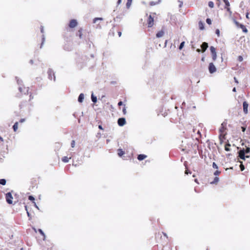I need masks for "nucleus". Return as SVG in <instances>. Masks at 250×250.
I'll list each match as a JSON object with an SVG mask.
<instances>
[{
    "instance_id": "obj_1",
    "label": "nucleus",
    "mask_w": 250,
    "mask_h": 250,
    "mask_svg": "<svg viewBox=\"0 0 250 250\" xmlns=\"http://www.w3.org/2000/svg\"><path fill=\"white\" fill-rule=\"evenodd\" d=\"M162 233L164 236H161L160 241L158 242L159 244L163 246L162 250H171V245L167 234L165 232Z\"/></svg>"
},
{
    "instance_id": "obj_2",
    "label": "nucleus",
    "mask_w": 250,
    "mask_h": 250,
    "mask_svg": "<svg viewBox=\"0 0 250 250\" xmlns=\"http://www.w3.org/2000/svg\"><path fill=\"white\" fill-rule=\"evenodd\" d=\"M226 126L227 123L223 122V123H222L221 126L219 130V138L221 144H222L224 141L226 139V136L227 134Z\"/></svg>"
},
{
    "instance_id": "obj_3",
    "label": "nucleus",
    "mask_w": 250,
    "mask_h": 250,
    "mask_svg": "<svg viewBox=\"0 0 250 250\" xmlns=\"http://www.w3.org/2000/svg\"><path fill=\"white\" fill-rule=\"evenodd\" d=\"M250 152V148L247 147L245 150L242 149L239 151V157L240 159L245 160V154L248 153Z\"/></svg>"
},
{
    "instance_id": "obj_4",
    "label": "nucleus",
    "mask_w": 250,
    "mask_h": 250,
    "mask_svg": "<svg viewBox=\"0 0 250 250\" xmlns=\"http://www.w3.org/2000/svg\"><path fill=\"white\" fill-rule=\"evenodd\" d=\"M114 32H116L118 33L119 37H120L122 35V32L116 26H113L110 30L109 35L111 36H114Z\"/></svg>"
},
{
    "instance_id": "obj_5",
    "label": "nucleus",
    "mask_w": 250,
    "mask_h": 250,
    "mask_svg": "<svg viewBox=\"0 0 250 250\" xmlns=\"http://www.w3.org/2000/svg\"><path fill=\"white\" fill-rule=\"evenodd\" d=\"M86 34V31L82 28H80L76 33V36L80 39H83Z\"/></svg>"
},
{
    "instance_id": "obj_6",
    "label": "nucleus",
    "mask_w": 250,
    "mask_h": 250,
    "mask_svg": "<svg viewBox=\"0 0 250 250\" xmlns=\"http://www.w3.org/2000/svg\"><path fill=\"white\" fill-rule=\"evenodd\" d=\"M78 24L77 21L75 19L71 20L68 23V27L70 28H74Z\"/></svg>"
},
{
    "instance_id": "obj_7",
    "label": "nucleus",
    "mask_w": 250,
    "mask_h": 250,
    "mask_svg": "<svg viewBox=\"0 0 250 250\" xmlns=\"http://www.w3.org/2000/svg\"><path fill=\"white\" fill-rule=\"evenodd\" d=\"M5 199H6V201L8 204H12L13 196L10 192H8L5 194Z\"/></svg>"
},
{
    "instance_id": "obj_8",
    "label": "nucleus",
    "mask_w": 250,
    "mask_h": 250,
    "mask_svg": "<svg viewBox=\"0 0 250 250\" xmlns=\"http://www.w3.org/2000/svg\"><path fill=\"white\" fill-rule=\"evenodd\" d=\"M147 24L148 27H151L154 25V18L150 15L147 18Z\"/></svg>"
},
{
    "instance_id": "obj_9",
    "label": "nucleus",
    "mask_w": 250,
    "mask_h": 250,
    "mask_svg": "<svg viewBox=\"0 0 250 250\" xmlns=\"http://www.w3.org/2000/svg\"><path fill=\"white\" fill-rule=\"evenodd\" d=\"M210 50L212 60L213 61H215L216 59V58H217L216 49L213 46H211L210 47Z\"/></svg>"
},
{
    "instance_id": "obj_10",
    "label": "nucleus",
    "mask_w": 250,
    "mask_h": 250,
    "mask_svg": "<svg viewBox=\"0 0 250 250\" xmlns=\"http://www.w3.org/2000/svg\"><path fill=\"white\" fill-rule=\"evenodd\" d=\"M208 69L210 73H213L216 71V68L212 62L209 63Z\"/></svg>"
},
{
    "instance_id": "obj_11",
    "label": "nucleus",
    "mask_w": 250,
    "mask_h": 250,
    "mask_svg": "<svg viewBox=\"0 0 250 250\" xmlns=\"http://www.w3.org/2000/svg\"><path fill=\"white\" fill-rule=\"evenodd\" d=\"M126 124L125 118H121L118 120V124L119 126H122Z\"/></svg>"
},
{
    "instance_id": "obj_12",
    "label": "nucleus",
    "mask_w": 250,
    "mask_h": 250,
    "mask_svg": "<svg viewBox=\"0 0 250 250\" xmlns=\"http://www.w3.org/2000/svg\"><path fill=\"white\" fill-rule=\"evenodd\" d=\"M248 106H249L248 103L246 101L244 102L243 103V111L245 113V114H247L248 112Z\"/></svg>"
},
{
    "instance_id": "obj_13",
    "label": "nucleus",
    "mask_w": 250,
    "mask_h": 250,
    "mask_svg": "<svg viewBox=\"0 0 250 250\" xmlns=\"http://www.w3.org/2000/svg\"><path fill=\"white\" fill-rule=\"evenodd\" d=\"M225 4V8L227 9V11L229 13H231L230 9L229 8L230 4L228 0H223Z\"/></svg>"
},
{
    "instance_id": "obj_14",
    "label": "nucleus",
    "mask_w": 250,
    "mask_h": 250,
    "mask_svg": "<svg viewBox=\"0 0 250 250\" xmlns=\"http://www.w3.org/2000/svg\"><path fill=\"white\" fill-rule=\"evenodd\" d=\"M147 157V156L145 154H139L138 155L137 159L139 161H142L146 159Z\"/></svg>"
},
{
    "instance_id": "obj_15",
    "label": "nucleus",
    "mask_w": 250,
    "mask_h": 250,
    "mask_svg": "<svg viewBox=\"0 0 250 250\" xmlns=\"http://www.w3.org/2000/svg\"><path fill=\"white\" fill-rule=\"evenodd\" d=\"M238 27L240 28L241 29H242V31L245 32V33H247L248 32V29H247V28L246 27V26L242 24H240V25L238 26Z\"/></svg>"
},
{
    "instance_id": "obj_16",
    "label": "nucleus",
    "mask_w": 250,
    "mask_h": 250,
    "mask_svg": "<svg viewBox=\"0 0 250 250\" xmlns=\"http://www.w3.org/2000/svg\"><path fill=\"white\" fill-rule=\"evenodd\" d=\"M219 181V178L218 177H215L214 178L213 181L210 182V184L216 185L218 183Z\"/></svg>"
},
{
    "instance_id": "obj_17",
    "label": "nucleus",
    "mask_w": 250,
    "mask_h": 250,
    "mask_svg": "<svg viewBox=\"0 0 250 250\" xmlns=\"http://www.w3.org/2000/svg\"><path fill=\"white\" fill-rule=\"evenodd\" d=\"M71 158V156L69 157H68L67 156H64L62 158V161L63 162V163H67L68 162L69 159H70Z\"/></svg>"
},
{
    "instance_id": "obj_18",
    "label": "nucleus",
    "mask_w": 250,
    "mask_h": 250,
    "mask_svg": "<svg viewBox=\"0 0 250 250\" xmlns=\"http://www.w3.org/2000/svg\"><path fill=\"white\" fill-rule=\"evenodd\" d=\"M27 104L26 101H21V104L19 105L20 108L21 109L23 107L25 106Z\"/></svg>"
},
{
    "instance_id": "obj_19",
    "label": "nucleus",
    "mask_w": 250,
    "mask_h": 250,
    "mask_svg": "<svg viewBox=\"0 0 250 250\" xmlns=\"http://www.w3.org/2000/svg\"><path fill=\"white\" fill-rule=\"evenodd\" d=\"M84 99V95L83 93H81L80 94L79 97H78V101L80 103H82Z\"/></svg>"
},
{
    "instance_id": "obj_20",
    "label": "nucleus",
    "mask_w": 250,
    "mask_h": 250,
    "mask_svg": "<svg viewBox=\"0 0 250 250\" xmlns=\"http://www.w3.org/2000/svg\"><path fill=\"white\" fill-rule=\"evenodd\" d=\"M164 32L163 30H161V31H159L156 34V37L157 38H160V37H162L164 35Z\"/></svg>"
},
{
    "instance_id": "obj_21",
    "label": "nucleus",
    "mask_w": 250,
    "mask_h": 250,
    "mask_svg": "<svg viewBox=\"0 0 250 250\" xmlns=\"http://www.w3.org/2000/svg\"><path fill=\"white\" fill-rule=\"evenodd\" d=\"M125 154V152L122 149H118V155L121 157Z\"/></svg>"
},
{
    "instance_id": "obj_22",
    "label": "nucleus",
    "mask_w": 250,
    "mask_h": 250,
    "mask_svg": "<svg viewBox=\"0 0 250 250\" xmlns=\"http://www.w3.org/2000/svg\"><path fill=\"white\" fill-rule=\"evenodd\" d=\"M13 130L15 132H16L18 128V122H16L13 126Z\"/></svg>"
},
{
    "instance_id": "obj_23",
    "label": "nucleus",
    "mask_w": 250,
    "mask_h": 250,
    "mask_svg": "<svg viewBox=\"0 0 250 250\" xmlns=\"http://www.w3.org/2000/svg\"><path fill=\"white\" fill-rule=\"evenodd\" d=\"M132 0H127L126 3V6L127 9H129L131 5Z\"/></svg>"
},
{
    "instance_id": "obj_24",
    "label": "nucleus",
    "mask_w": 250,
    "mask_h": 250,
    "mask_svg": "<svg viewBox=\"0 0 250 250\" xmlns=\"http://www.w3.org/2000/svg\"><path fill=\"white\" fill-rule=\"evenodd\" d=\"M230 145L229 143L226 144V145L225 146V150L227 151H230Z\"/></svg>"
},
{
    "instance_id": "obj_25",
    "label": "nucleus",
    "mask_w": 250,
    "mask_h": 250,
    "mask_svg": "<svg viewBox=\"0 0 250 250\" xmlns=\"http://www.w3.org/2000/svg\"><path fill=\"white\" fill-rule=\"evenodd\" d=\"M44 40H45V39H44V35H42V39H41V45L39 46V47L40 48H41L42 47V45H43V44L44 43Z\"/></svg>"
},
{
    "instance_id": "obj_26",
    "label": "nucleus",
    "mask_w": 250,
    "mask_h": 250,
    "mask_svg": "<svg viewBox=\"0 0 250 250\" xmlns=\"http://www.w3.org/2000/svg\"><path fill=\"white\" fill-rule=\"evenodd\" d=\"M103 19L102 18H95L93 20V23H96L98 21H103Z\"/></svg>"
},
{
    "instance_id": "obj_27",
    "label": "nucleus",
    "mask_w": 250,
    "mask_h": 250,
    "mask_svg": "<svg viewBox=\"0 0 250 250\" xmlns=\"http://www.w3.org/2000/svg\"><path fill=\"white\" fill-rule=\"evenodd\" d=\"M6 182V180L4 179H0V184L4 186L5 185Z\"/></svg>"
},
{
    "instance_id": "obj_28",
    "label": "nucleus",
    "mask_w": 250,
    "mask_h": 250,
    "mask_svg": "<svg viewBox=\"0 0 250 250\" xmlns=\"http://www.w3.org/2000/svg\"><path fill=\"white\" fill-rule=\"evenodd\" d=\"M91 100L93 103H96L97 102V98L93 96V94L91 95Z\"/></svg>"
},
{
    "instance_id": "obj_29",
    "label": "nucleus",
    "mask_w": 250,
    "mask_h": 250,
    "mask_svg": "<svg viewBox=\"0 0 250 250\" xmlns=\"http://www.w3.org/2000/svg\"><path fill=\"white\" fill-rule=\"evenodd\" d=\"M199 28L201 30L203 29V23L202 22V21H199Z\"/></svg>"
},
{
    "instance_id": "obj_30",
    "label": "nucleus",
    "mask_w": 250,
    "mask_h": 250,
    "mask_svg": "<svg viewBox=\"0 0 250 250\" xmlns=\"http://www.w3.org/2000/svg\"><path fill=\"white\" fill-rule=\"evenodd\" d=\"M184 44H185V42H183L181 43L179 47V49L180 50H182V48H183L184 46Z\"/></svg>"
},
{
    "instance_id": "obj_31",
    "label": "nucleus",
    "mask_w": 250,
    "mask_h": 250,
    "mask_svg": "<svg viewBox=\"0 0 250 250\" xmlns=\"http://www.w3.org/2000/svg\"><path fill=\"white\" fill-rule=\"evenodd\" d=\"M208 6L210 8H213L214 7V3L212 1H209L208 3Z\"/></svg>"
},
{
    "instance_id": "obj_32",
    "label": "nucleus",
    "mask_w": 250,
    "mask_h": 250,
    "mask_svg": "<svg viewBox=\"0 0 250 250\" xmlns=\"http://www.w3.org/2000/svg\"><path fill=\"white\" fill-rule=\"evenodd\" d=\"M25 89L26 88L25 87H19V89L21 93L23 92L24 91V89Z\"/></svg>"
},
{
    "instance_id": "obj_33",
    "label": "nucleus",
    "mask_w": 250,
    "mask_h": 250,
    "mask_svg": "<svg viewBox=\"0 0 250 250\" xmlns=\"http://www.w3.org/2000/svg\"><path fill=\"white\" fill-rule=\"evenodd\" d=\"M240 163H241V164L240 165V169H241V171H243L245 169V167L242 164V162H240Z\"/></svg>"
},
{
    "instance_id": "obj_34",
    "label": "nucleus",
    "mask_w": 250,
    "mask_h": 250,
    "mask_svg": "<svg viewBox=\"0 0 250 250\" xmlns=\"http://www.w3.org/2000/svg\"><path fill=\"white\" fill-rule=\"evenodd\" d=\"M220 173L221 172L220 171L217 170L214 172V175L215 176H217L219 175L220 174Z\"/></svg>"
},
{
    "instance_id": "obj_35",
    "label": "nucleus",
    "mask_w": 250,
    "mask_h": 250,
    "mask_svg": "<svg viewBox=\"0 0 250 250\" xmlns=\"http://www.w3.org/2000/svg\"><path fill=\"white\" fill-rule=\"evenodd\" d=\"M237 60H238V61L239 62H242V61H243V58L242 56H239L238 57V59H237Z\"/></svg>"
},
{
    "instance_id": "obj_36",
    "label": "nucleus",
    "mask_w": 250,
    "mask_h": 250,
    "mask_svg": "<svg viewBox=\"0 0 250 250\" xmlns=\"http://www.w3.org/2000/svg\"><path fill=\"white\" fill-rule=\"evenodd\" d=\"M206 22L209 25H210L211 24V20L210 19L208 18L206 20Z\"/></svg>"
},
{
    "instance_id": "obj_37",
    "label": "nucleus",
    "mask_w": 250,
    "mask_h": 250,
    "mask_svg": "<svg viewBox=\"0 0 250 250\" xmlns=\"http://www.w3.org/2000/svg\"><path fill=\"white\" fill-rule=\"evenodd\" d=\"M208 47V44L207 42H204V52L206 51V50L207 49Z\"/></svg>"
},
{
    "instance_id": "obj_38",
    "label": "nucleus",
    "mask_w": 250,
    "mask_h": 250,
    "mask_svg": "<svg viewBox=\"0 0 250 250\" xmlns=\"http://www.w3.org/2000/svg\"><path fill=\"white\" fill-rule=\"evenodd\" d=\"M75 146V141L74 140H72L71 143V146L72 147H74Z\"/></svg>"
},
{
    "instance_id": "obj_39",
    "label": "nucleus",
    "mask_w": 250,
    "mask_h": 250,
    "mask_svg": "<svg viewBox=\"0 0 250 250\" xmlns=\"http://www.w3.org/2000/svg\"><path fill=\"white\" fill-rule=\"evenodd\" d=\"M215 33L217 34L218 37H220V30L218 29L216 30Z\"/></svg>"
},
{
    "instance_id": "obj_40",
    "label": "nucleus",
    "mask_w": 250,
    "mask_h": 250,
    "mask_svg": "<svg viewBox=\"0 0 250 250\" xmlns=\"http://www.w3.org/2000/svg\"><path fill=\"white\" fill-rule=\"evenodd\" d=\"M212 167L214 168H215V169H217L218 168V166L215 163L213 162V164H212Z\"/></svg>"
},
{
    "instance_id": "obj_41",
    "label": "nucleus",
    "mask_w": 250,
    "mask_h": 250,
    "mask_svg": "<svg viewBox=\"0 0 250 250\" xmlns=\"http://www.w3.org/2000/svg\"><path fill=\"white\" fill-rule=\"evenodd\" d=\"M123 112L124 113V114H126V108H125V105H124V107H123Z\"/></svg>"
},
{
    "instance_id": "obj_42",
    "label": "nucleus",
    "mask_w": 250,
    "mask_h": 250,
    "mask_svg": "<svg viewBox=\"0 0 250 250\" xmlns=\"http://www.w3.org/2000/svg\"><path fill=\"white\" fill-rule=\"evenodd\" d=\"M38 231L42 236H45L43 232L42 231V230L41 229H39Z\"/></svg>"
},
{
    "instance_id": "obj_43",
    "label": "nucleus",
    "mask_w": 250,
    "mask_h": 250,
    "mask_svg": "<svg viewBox=\"0 0 250 250\" xmlns=\"http://www.w3.org/2000/svg\"><path fill=\"white\" fill-rule=\"evenodd\" d=\"M28 199H29V200H30L31 201H33L35 200L34 197H33L32 196H29L28 197Z\"/></svg>"
},
{
    "instance_id": "obj_44",
    "label": "nucleus",
    "mask_w": 250,
    "mask_h": 250,
    "mask_svg": "<svg viewBox=\"0 0 250 250\" xmlns=\"http://www.w3.org/2000/svg\"><path fill=\"white\" fill-rule=\"evenodd\" d=\"M235 23L236 24V25L238 27V26L240 25V24L241 23H239L238 21H235Z\"/></svg>"
},
{
    "instance_id": "obj_45",
    "label": "nucleus",
    "mask_w": 250,
    "mask_h": 250,
    "mask_svg": "<svg viewBox=\"0 0 250 250\" xmlns=\"http://www.w3.org/2000/svg\"><path fill=\"white\" fill-rule=\"evenodd\" d=\"M41 31L42 33H43V27L42 26H41Z\"/></svg>"
},
{
    "instance_id": "obj_46",
    "label": "nucleus",
    "mask_w": 250,
    "mask_h": 250,
    "mask_svg": "<svg viewBox=\"0 0 250 250\" xmlns=\"http://www.w3.org/2000/svg\"><path fill=\"white\" fill-rule=\"evenodd\" d=\"M3 138L1 136H0V143H3Z\"/></svg>"
},
{
    "instance_id": "obj_47",
    "label": "nucleus",
    "mask_w": 250,
    "mask_h": 250,
    "mask_svg": "<svg viewBox=\"0 0 250 250\" xmlns=\"http://www.w3.org/2000/svg\"><path fill=\"white\" fill-rule=\"evenodd\" d=\"M122 104H123V102H122V101L119 102L118 103V105L119 106H121V105H122Z\"/></svg>"
},
{
    "instance_id": "obj_48",
    "label": "nucleus",
    "mask_w": 250,
    "mask_h": 250,
    "mask_svg": "<svg viewBox=\"0 0 250 250\" xmlns=\"http://www.w3.org/2000/svg\"><path fill=\"white\" fill-rule=\"evenodd\" d=\"M121 2H122V0H118L117 1V4L119 5L121 3Z\"/></svg>"
},
{
    "instance_id": "obj_49",
    "label": "nucleus",
    "mask_w": 250,
    "mask_h": 250,
    "mask_svg": "<svg viewBox=\"0 0 250 250\" xmlns=\"http://www.w3.org/2000/svg\"><path fill=\"white\" fill-rule=\"evenodd\" d=\"M234 80L235 82L236 83H238V80H237V79L235 77L234 78Z\"/></svg>"
},
{
    "instance_id": "obj_50",
    "label": "nucleus",
    "mask_w": 250,
    "mask_h": 250,
    "mask_svg": "<svg viewBox=\"0 0 250 250\" xmlns=\"http://www.w3.org/2000/svg\"><path fill=\"white\" fill-rule=\"evenodd\" d=\"M24 121H25V119H21L20 120V123H23Z\"/></svg>"
},
{
    "instance_id": "obj_51",
    "label": "nucleus",
    "mask_w": 250,
    "mask_h": 250,
    "mask_svg": "<svg viewBox=\"0 0 250 250\" xmlns=\"http://www.w3.org/2000/svg\"><path fill=\"white\" fill-rule=\"evenodd\" d=\"M201 48L202 51L203 52V43L202 44H201Z\"/></svg>"
},
{
    "instance_id": "obj_52",
    "label": "nucleus",
    "mask_w": 250,
    "mask_h": 250,
    "mask_svg": "<svg viewBox=\"0 0 250 250\" xmlns=\"http://www.w3.org/2000/svg\"><path fill=\"white\" fill-rule=\"evenodd\" d=\"M99 128L101 129V130H103V127L101 125H99V126H98Z\"/></svg>"
},
{
    "instance_id": "obj_53",
    "label": "nucleus",
    "mask_w": 250,
    "mask_h": 250,
    "mask_svg": "<svg viewBox=\"0 0 250 250\" xmlns=\"http://www.w3.org/2000/svg\"><path fill=\"white\" fill-rule=\"evenodd\" d=\"M188 169H187V168L186 167V169L185 170V174H188Z\"/></svg>"
},
{
    "instance_id": "obj_54",
    "label": "nucleus",
    "mask_w": 250,
    "mask_h": 250,
    "mask_svg": "<svg viewBox=\"0 0 250 250\" xmlns=\"http://www.w3.org/2000/svg\"><path fill=\"white\" fill-rule=\"evenodd\" d=\"M97 28H101V25H100L99 24L98 25H97Z\"/></svg>"
},
{
    "instance_id": "obj_55",
    "label": "nucleus",
    "mask_w": 250,
    "mask_h": 250,
    "mask_svg": "<svg viewBox=\"0 0 250 250\" xmlns=\"http://www.w3.org/2000/svg\"><path fill=\"white\" fill-rule=\"evenodd\" d=\"M250 158V156L245 154V159Z\"/></svg>"
},
{
    "instance_id": "obj_56",
    "label": "nucleus",
    "mask_w": 250,
    "mask_h": 250,
    "mask_svg": "<svg viewBox=\"0 0 250 250\" xmlns=\"http://www.w3.org/2000/svg\"><path fill=\"white\" fill-rule=\"evenodd\" d=\"M33 96H32L31 95H30V99H29V100H31L32 99H33Z\"/></svg>"
},
{
    "instance_id": "obj_57",
    "label": "nucleus",
    "mask_w": 250,
    "mask_h": 250,
    "mask_svg": "<svg viewBox=\"0 0 250 250\" xmlns=\"http://www.w3.org/2000/svg\"><path fill=\"white\" fill-rule=\"evenodd\" d=\"M232 91H233V92H236V88H235V87H234V88H233V89H232Z\"/></svg>"
},
{
    "instance_id": "obj_58",
    "label": "nucleus",
    "mask_w": 250,
    "mask_h": 250,
    "mask_svg": "<svg viewBox=\"0 0 250 250\" xmlns=\"http://www.w3.org/2000/svg\"><path fill=\"white\" fill-rule=\"evenodd\" d=\"M242 131H243V132H244V131H245V127H242Z\"/></svg>"
},
{
    "instance_id": "obj_59",
    "label": "nucleus",
    "mask_w": 250,
    "mask_h": 250,
    "mask_svg": "<svg viewBox=\"0 0 250 250\" xmlns=\"http://www.w3.org/2000/svg\"><path fill=\"white\" fill-rule=\"evenodd\" d=\"M196 51L197 52H200V49H197Z\"/></svg>"
},
{
    "instance_id": "obj_60",
    "label": "nucleus",
    "mask_w": 250,
    "mask_h": 250,
    "mask_svg": "<svg viewBox=\"0 0 250 250\" xmlns=\"http://www.w3.org/2000/svg\"><path fill=\"white\" fill-rule=\"evenodd\" d=\"M154 3H153V2H151L150 3V5H154Z\"/></svg>"
},
{
    "instance_id": "obj_61",
    "label": "nucleus",
    "mask_w": 250,
    "mask_h": 250,
    "mask_svg": "<svg viewBox=\"0 0 250 250\" xmlns=\"http://www.w3.org/2000/svg\"><path fill=\"white\" fill-rule=\"evenodd\" d=\"M51 73V70L48 71L49 75H50V73Z\"/></svg>"
},
{
    "instance_id": "obj_62",
    "label": "nucleus",
    "mask_w": 250,
    "mask_h": 250,
    "mask_svg": "<svg viewBox=\"0 0 250 250\" xmlns=\"http://www.w3.org/2000/svg\"><path fill=\"white\" fill-rule=\"evenodd\" d=\"M30 62L31 64H33V61L32 60H30Z\"/></svg>"
},
{
    "instance_id": "obj_63",
    "label": "nucleus",
    "mask_w": 250,
    "mask_h": 250,
    "mask_svg": "<svg viewBox=\"0 0 250 250\" xmlns=\"http://www.w3.org/2000/svg\"><path fill=\"white\" fill-rule=\"evenodd\" d=\"M195 182H196V183H198V182H197V179H195Z\"/></svg>"
},
{
    "instance_id": "obj_64",
    "label": "nucleus",
    "mask_w": 250,
    "mask_h": 250,
    "mask_svg": "<svg viewBox=\"0 0 250 250\" xmlns=\"http://www.w3.org/2000/svg\"><path fill=\"white\" fill-rule=\"evenodd\" d=\"M246 17H247V18H248V14H247V15H246Z\"/></svg>"
}]
</instances>
